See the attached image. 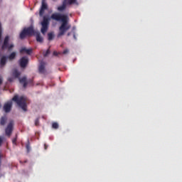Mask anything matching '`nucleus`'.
<instances>
[{
    "mask_svg": "<svg viewBox=\"0 0 182 182\" xmlns=\"http://www.w3.org/2000/svg\"><path fill=\"white\" fill-rule=\"evenodd\" d=\"M0 85H2V78L0 77Z\"/></svg>",
    "mask_w": 182,
    "mask_h": 182,
    "instance_id": "nucleus-29",
    "label": "nucleus"
},
{
    "mask_svg": "<svg viewBox=\"0 0 182 182\" xmlns=\"http://www.w3.org/2000/svg\"><path fill=\"white\" fill-rule=\"evenodd\" d=\"M45 66H46V63L44 61H41L40 65L38 67V70L40 73H45Z\"/></svg>",
    "mask_w": 182,
    "mask_h": 182,
    "instance_id": "nucleus-13",
    "label": "nucleus"
},
{
    "mask_svg": "<svg viewBox=\"0 0 182 182\" xmlns=\"http://www.w3.org/2000/svg\"><path fill=\"white\" fill-rule=\"evenodd\" d=\"M48 41H53V38H55V36L52 33H49L48 34Z\"/></svg>",
    "mask_w": 182,
    "mask_h": 182,
    "instance_id": "nucleus-20",
    "label": "nucleus"
},
{
    "mask_svg": "<svg viewBox=\"0 0 182 182\" xmlns=\"http://www.w3.org/2000/svg\"><path fill=\"white\" fill-rule=\"evenodd\" d=\"M44 149H45V150L48 149V145H46V144H44Z\"/></svg>",
    "mask_w": 182,
    "mask_h": 182,
    "instance_id": "nucleus-27",
    "label": "nucleus"
},
{
    "mask_svg": "<svg viewBox=\"0 0 182 182\" xmlns=\"http://www.w3.org/2000/svg\"><path fill=\"white\" fill-rule=\"evenodd\" d=\"M73 38H74V39H76V35H73Z\"/></svg>",
    "mask_w": 182,
    "mask_h": 182,
    "instance_id": "nucleus-31",
    "label": "nucleus"
},
{
    "mask_svg": "<svg viewBox=\"0 0 182 182\" xmlns=\"http://www.w3.org/2000/svg\"><path fill=\"white\" fill-rule=\"evenodd\" d=\"M35 126H39V118L35 120Z\"/></svg>",
    "mask_w": 182,
    "mask_h": 182,
    "instance_id": "nucleus-23",
    "label": "nucleus"
},
{
    "mask_svg": "<svg viewBox=\"0 0 182 182\" xmlns=\"http://www.w3.org/2000/svg\"><path fill=\"white\" fill-rule=\"evenodd\" d=\"M4 110L6 113H9L12 110V101H9L4 104Z\"/></svg>",
    "mask_w": 182,
    "mask_h": 182,
    "instance_id": "nucleus-11",
    "label": "nucleus"
},
{
    "mask_svg": "<svg viewBox=\"0 0 182 182\" xmlns=\"http://www.w3.org/2000/svg\"><path fill=\"white\" fill-rule=\"evenodd\" d=\"M11 76L13 77H9L8 79L9 82H14V79H18L19 76H21V72H18L16 69H14L12 70Z\"/></svg>",
    "mask_w": 182,
    "mask_h": 182,
    "instance_id": "nucleus-8",
    "label": "nucleus"
},
{
    "mask_svg": "<svg viewBox=\"0 0 182 182\" xmlns=\"http://www.w3.org/2000/svg\"><path fill=\"white\" fill-rule=\"evenodd\" d=\"M63 53V55H66L67 53H69V50L68 49L64 50Z\"/></svg>",
    "mask_w": 182,
    "mask_h": 182,
    "instance_id": "nucleus-25",
    "label": "nucleus"
},
{
    "mask_svg": "<svg viewBox=\"0 0 182 182\" xmlns=\"http://www.w3.org/2000/svg\"><path fill=\"white\" fill-rule=\"evenodd\" d=\"M6 65V56H3L0 60V66L2 68Z\"/></svg>",
    "mask_w": 182,
    "mask_h": 182,
    "instance_id": "nucleus-16",
    "label": "nucleus"
},
{
    "mask_svg": "<svg viewBox=\"0 0 182 182\" xmlns=\"http://www.w3.org/2000/svg\"><path fill=\"white\" fill-rule=\"evenodd\" d=\"M70 5H76L77 6H79V2L77 0H68V1H63V4L61 6L58 7V11L60 12H63L66 9V7Z\"/></svg>",
    "mask_w": 182,
    "mask_h": 182,
    "instance_id": "nucleus-4",
    "label": "nucleus"
},
{
    "mask_svg": "<svg viewBox=\"0 0 182 182\" xmlns=\"http://www.w3.org/2000/svg\"><path fill=\"white\" fill-rule=\"evenodd\" d=\"M13 102H15L18 107H21L23 112H26L28 109H26V97L25 96L14 95V97L11 100Z\"/></svg>",
    "mask_w": 182,
    "mask_h": 182,
    "instance_id": "nucleus-2",
    "label": "nucleus"
},
{
    "mask_svg": "<svg viewBox=\"0 0 182 182\" xmlns=\"http://www.w3.org/2000/svg\"><path fill=\"white\" fill-rule=\"evenodd\" d=\"M2 144V138L0 136V146Z\"/></svg>",
    "mask_w": 182,
    "mask_h": 182,
    "instance_id": "nucleus-28",
    "label": "nucleus"
},
{
    "mask_svg": "<svg viewBox=\"0 0 182 182\" xmlns=\"http://www.w3.org/2000/svg\"><path fill=\"white\" fill-rule=\"evenodd\" d=\"M41 33L45 35L48 32V28L49 26V18L46 16H43V21L41 22Z\"/></svg>",
    "mask_w": 182,
    "mask_h": 182,
    "instance_id": "nucleus-5",
    "label": "nucleus"
},
{
    "mask_svg": "<svg viewBox=\"0 0 182 182\" xmlns=\"http://www.w3.org/2000/svg\"><path fill=\"white\" fill-rule=\"evenodd\" d=\"M12 132H14V121L10 122L7 125L5 129L6 136L11 137V134H12Z\"/></svg>",
    "mask_w": 182,
    "mask_h": 182,
    "instance_id": "nucleus-7",
    "label": "nucleus"
},
{
    "mask_svg": "<svg viewBox=\"0 0 182 182\" xmlns=\"http://www.w3.org/2000/svg\"><path fill=\"white\" fill-rule=\"evenodd\" d=\"M67 36H70V33H68Z\"/></svg>",
    "mask_w": 182,
    "mask_h": 182,
    "instance_id": "nucleus-30",
    "label": "nucleus"
},
{
    "mask_svg": "<svg viewBox=\"0 0 182 182\" xmlns=\"http://www.w3.org/2000/svg\"><path fill=\"white\" fill-rule=\"evenodd\" d=\"M34 36H36L37 42L39 43H43V37L41 36V33L39 31H36Z\"/></svg>",
    "mask_w": 182,
    "mask_h": 182,
    "instance_id": "nucleus-12",
    "label": "nucleus"
},
{
    "mask_svg": "<svg viewBox=\"0 0 182 182\" xmlns=\"http://www.w3.org/2000/svg\"><path fill=\"white\" fill-rule=\"evenodd\" d=\"M15 58H16V53H15V52L11 53L9 55V57H8V58L9 59V60H14V59H15Z\"/></svg>",
    "mask_w": 182,
    "mask_h": 182,
    "instance_id": "nucleus-18",
    "label": "nucleus"
},
{
    "mask_svg": "<svg viewBox=\"0 0 182 182\" xmlns=\"http://www.w3.org/2000/svg\"><path fill=\"white\" fill-rule=\"evenodd\" d=\"M42 2H46V0H42Z\"/></svg>",
    "mask_w": 182,
    "mask_h": 182,
    "instance_id": "nucleus-33",
    "label": "nucleus"
},
{
    "mask_svg": "<svg viewBox=\"0 0 182 182\" xmlns=\"http://www.w3.org/2000/svg\"><path fill=\"white\" fill-rule=\"evenodd\" d=\"M49 53H50V50L48 48L46 52L43 54L44 58H46V56H48V55H49Z\"/></svg>",
    "mask_w": 182,
    "mask_h": 182,
    "instance_id": "nucleus-22",
    "label": "nucleus"
},
{
    "mask_svg": "<svg viewBox=\"0 0 182 182\" xmlns=\"http://www.w3.org/2000/svg\"><path fill=\"white\" fill-rule=\"evenodd\" d=\"M20 83H23V87H26L28 86V82L26 81V77H23L22 78H18Z\"/></svg>",
    "mask_w": 182,
    "mask_h": 182,
    "instance_id": "nucleus-15",
    "label": "nucleus"
},
{
    "mask_svg": "<svg viewBox=\"0 0 182 182\" xmlns=\"http://www.w3.org/2000/svg\"><path fill=\"white\" fill-rule=\"evenodd\" d=\"M16 140H18V138H17V137L14 138V139H12V143H13V144H16Z\"/></svg>",
    "mask_w": 182,
    "mask_h": 182,
    "instance_id": "nucleus-24",
    "label": "nucleus"
},
{
    "mask_svg": "<svg viewBox=\"0 0 182 182\" xmlns=\"http://www.w3.org/2000/svg\"><path fill=\"white\" fill-rule=\"evenodd\" d=\"M29 63V59H28V57L24 56L21 58L19 60L20 66L21 68H26V65Z\"/></svg>",
    "mask_w": 182,
    "mask_h": 182,
    "instance_id": "nucleus-9",
    "label": "nucleus"
},
{
    "mask_svg": "<svg viewBox=\"0 0 182 182\" xmlns=\"http://www.w3.org/2000/svg\"><path fill=\"white\" fill-rule=\"evenodd\" d=\"M6 120H8V118H6V117H1V118L0 119V124L1 126H5L6 123Z\"/></svg>",
    "mask_w": 182,
    "mask_h": 182,
    "instance_id": "nucleus-17",
    "label": "nucleus"
},
{
    "mask_svg": "<svg viewBox=\"0 0 182 182\" xmlns=\"http://www.w3.org/2000/svg\"><path fill=\"white\" fill-rule=\"evenodd\" d=\"M36 31L33 28V26H31L28 28H24L20 33V38L25 39L26 36H33L36 33Z\"/></svg>",
    "mask_w": 182,
    "mask_h": 182,
    "instance_id": "nucleus-3",
    "label": "nucleus"
},
{
    "mask_svg": "<svg viewBox=\"0 0 182 182\" xmlns=\"http://www.w3.org/2000/svg\"><path fill=\"white\" fill-rule=\"evenodd\" d=\"M0 164H1V157H0Z\"/></svg>",
    "mask_w": 182,
    "mask_h": 182,
    "instance_id": "nucleus-34",
    "label": "nucleus"
},
{
    "mask_svg": "<svg viewBox=\"0 0 182 182\" xmlns=\"http://www.w3.org/2000/svg\"><path fill=\"white\" fill-rule=\"evenodd\" d=\"M32 50V48L27 49L26 48L23 47L20 50V53H23V52H25L27 55H31Z\"/></svg>",
    "mask_w": 182,
    "mask_h": 182,
    "instance_id": "nucleus-14",
    "label": "nucleus"
},
{
    "mask_svg": "<svg viewBox=\"0 0 182 182\" xmlns=\"http://www.w3.org/2000/svg\"><path fill=\"white\" fill-rule=\"evenodd\" d=\"M58 55H60V53H58L57 51L53 52V55L54 56H58Z\"/></svg>",
    "mask_w": 182,
    "mask_h": 182,
    "instance_id": "nucleus-26",
    "label": "nucleus"
},
{
    "mask_svg": "<svg viewBox=\"0 0 182 182\" xmlns=\"http://www.w3.org/2000/svg\"><path fill=\"white\" fill-rule=\"evenodd\" d=\"M65 2H69V0H63Z\"/></svg>",
    "mask_w": 182,
    "mask_h": 182,
    "instance_id": "nucleus-32",
    "label": "nucleus"
},
{
    "mask_svg": "<svg viewBox=\"0 0 182 182\" xmlns=\"http://www.w3.org/2000/svg\"><path fill=\"white\" fill-rule=\"evenodd\" d=\"M14 44L9 45V36H6L4 38L3 45L1 46V49L4 50V49H8L9 50H11L12 48H14Z\"/></svg>",
    "mask_w": 182,
    "mask_h": 182,
    "instance_id": "nucleus-6",
    "label": "nucleus"
},
{
    "mask_svg": "<svg viewBox=\"0 0 182 182\" xmlns=\"http://www.w3.org/2000/svg\"><path fill=\"white\" fill-rule=\"evenodd\" d=\"M46 9H48V4H46V1H42L39 11L40 16H43V14H45V11H46Z\"/></svg>",
    "mask_w": 182,
    "mask_h": 182,
    "instance_id": "nucleus-10",
    "label": "nucleus"
},
{
    "mask_svg": "<svg viewBox=\"0 0 182 182\" xmlns=\"http://www.w3.org/2000/svg\"><path fill=\"white\" fill-rule=\"evenodd\" d=\"M52 128L55 129H59V124H58V122H53L52 124Z\"/></svg>",
    "mask_w": 182,
    "mask_h": 182,
    "instance_id": "nucleus-19",
    "label": "nucleus"
},
{
    "mask_svg": "<svg viewBox=\"0 0 182 182\" xmlns=\"http://www.w3.org/2000/svg\"><path fill=\"white\" fill-rule=\"evenodd\" d=\"M50 19H53V21H57V22H61V25L59 27L58 38L63 36V35H65V33L72 28V26L69 23V16L66 14L54 13L51 15Z\"/></svg>",
    "mask_w": 182,
    "mask_h": 182,
    "instance_id": "nucleus-1",
    "label": "nucleus"
},
{
    "mask_svg": "<svg viewBox=\"0 0 182 182\" xmlns=\"http://www.w3.org/2000/svg\"><path fill=\"white\" fill-rule=\"evenodd\" d=\"M26 149L27 150V153H29V151H31V145L29 144V142L26 144Z\"/></svg>",
    "mask_w": 182,
    "mask_h": 182,
    "instance_id": "nucleus-21",
    "label": "nucleus"
}]
</instances>
